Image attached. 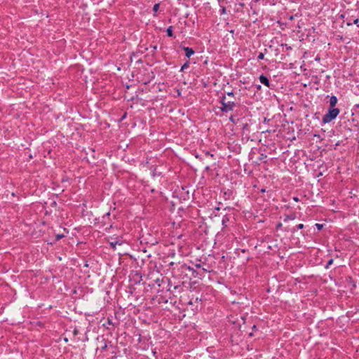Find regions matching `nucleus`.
<instances>
[{
  "label": "nucleus",
  "instance_id": "nucleus-18",
  "mask_svg": "<svg viewBox=\"0 0 359 359\" xmlns=\"http://www.w3.org/2000/svg\"><path fill=\"white\" fill-rule=\"evenodd\" d=\"M226 94L229 97H233L234 96V94H233V93L232 91L231 92H228Z\"/></svg>",
  "mask_w": 359,
  "mask_h": 359
},
{
  "label": "nucleus",
  "instance_id": "nucleus-13",
  "mask_svg": "<svg viewBox=\"0 0 359 359\" xmlns=\"http://www.w3.org/2000/svg\"><path fill=\"white\" fill-rule=\"evenodd\" d=\"M220 102L222 104V106L223 105V103H226L227 102L226 101V97L225 96H222L221 97V100H220Z\"/></svg>",
  "mask_w": 359,
  "mask_h": 359
},
{
  "label": "nucleus",
  "instance_id": "nucleus-4",
  "mask_svg": "<svg viewBox=\"0 0 359 359\" xmlns=\"http://www.w3.org/2000/svg\"><path fill=\"white\" fill-rule=\"evenodd\" d=\"M183 50H184L185 52V55L187 57H190L192 55L194 54V50L191 48H189V47H184L183 48Z\"/></svg>",
  "mask_w": 359,
  "mask_h": 359
},
{
  "label": "nucleus",
  "instance_id": "nucleus-21",
  "mask_svg": "<svg viewBox=\"0 0 359 359\" xmlns=\"http://www.w3.org/2000/svg\"><path fill=\"white\" fill-rule=\"evenodd\" d=\"M222 13H225V8H222Z\"/></svg>",
  "mask_w": 359,
  "mask_h": 359
},
{
  "label": "nucleus",
  "instance_id": "nucleus-22",
  "mask_svg": "<svg viewBox=\"0 0 359 359\" xmlns=\"http://www.w3.org/2000/svg\"><path fill=\"white\" fill-rule=\"evenodd\" d=\"M354 108H359V104H355V105L354 106Z\"/></svg>",
  "mask_w": 359,
  "mask_h": 359
},
{
  "label": "nucleus",
  "instance_id": "nucleus-1",
  "mask_svg": "<svg viewBox=\"0 0 359 359\" xmlns=\"http://www.w3.org/2000/svg\"><path fill=\"white\" fill-rule=\"evenodd\" d=\"M339 114L338 108L330 107L328 111L323 116L322 121L324 123H327L337 118Z\"/></svg>",
  "mask_w": 359,
  "mask_h": 359
},
{
  "label": "nucleus",
  "instance_id": "nucleus-23",
  "mask_svg": "<svg viewBox=\"0 0 359 359\" xmlns=\"http://www.w3.org/2000/svg\"><path fill=\"white\" fill-rule=\"evenodd\" d=\"M294 200L295 201H298V198H297V197H294Z\"/></svg>",
  "mask_w": 359,
  "mask_h": 359
},
{
  "label": "nucleus",
  "instance_id": "nucleus-8",
  "mask_svg": "<svg viewBox=\"0 0 359 359\" xmlns=\"http://www.w3.org/2000/svg\"><path fill=\"white\" fill-rule=\"evenodd\" d=\"M266 157H267V156H266V155H265V154H261V155H260V156H259V159L260 161H262L263 162H266L265 159L266 158Z\"/></svg>",
  "mask_w": 359,
  "mask_h": 359
},
{
  "label": "nucleus",
  "instance_id": "nucleus-6",
  "mask_svg": "<svg viewBox=\"0 0 359 359\" xmlns=\"http://www.w3.org/2000/svg\"><path fill=\"white\" fill-rule=\"evenodd\" d=\"M123 243L121 240H114L109 242V245L111 248L115 249L117 245H121Z\"/></svg>",
  "mask_w": 359,
  "mask_h": 359
},
{
  "label": "nucleus",
  "instance_id": "nucleus-14",
  "mask_svg": "<svg viewBox=\"0 0 359 359\" xmlns=\"http://www.w3.org/2000/svg\"><path fill=\"white\" fill-rule=\"evenodd\" d=\"M189 67V63L184 64L181 67V71H183L184 69L187 68Z\"/></svg>",
  "mask_w": 359,
  "mask_h": 359
},
{
  "label": "nucleus",
  "instance_id": "nucleus-20",
  "mask_svg": "<svg viewBox=\"0 0 359 359\" xmlns=\"http://www.w3.org/2000/svg\"><path fill=\"white\" fill-rule=\"evenodd\" d=\"M358 22H359V20L356 19V20H354V24L357 25L358 26Z\"/></svg>",
  "mask_w": 359,
  "mask_h": 359
},
{
  "label": "nucleus",
  "instance_id": "nucleus-12",
  "mask_svg": "<svg viewBox=\"0 0 359 359\" xmlns=\"http://www.w3.org/2000/svg\"><path fill=\"white\" fill-rule=\"evenodd\" d=\"M258 60H263L264 58V54L262 53H259L257 56Z\"/></svg>",
  "mask_w": 359,
  "mask_h": 359
},
{
  "label": "nucleus",
  "instance_id": "nucleus-10",
  "mask_svg": "<svg viewBox=\"0 0 359 359\" xmlns=\"http://www.w3.org/2000/svg\"><path fill=\"white\" fill-rule=\"evenodd\" d=\"M229 221V218L226 217V216H224L223 218H222V224L224 226H226V223Z\"/></svg>",
  "mask_w": 359,
  "mask_h": 359
},
{
  "label": "nucleus",
  "instance_id": "nucleus-11",
  "mask_svg": "<svg viewBox=\"0 0 359 359\" xmlns=\"http://www.w3.org/2000/svg\"><path fill=\"white\" fill-rule=\"evenodd\" d=\"M332 263H333V259H330L328 261V262L327 263L325 268L328 269L330 267V266L332 264Z\"/></svg>",
  "mask_w": 359,
  "mask_h": 359
},
{
  "label": "nucleus",
  "instance_id": "nucleus-9",
  "mask_svg": "<svg viewBox=\"0 0 359 359\" xmlns=\"http://www.w3.org/2000/svg\"><path fill=\"white\" fill-rule=\"evenodd\" d=\"M159 8V4H154V7H153V11L156 13L158 10Z\"/></svg>",
  "mask_w": 359,
  "mask_h": 359
},
{
  "label": "nucleus",
  "instance_id": "nucleus-19",
  "mask_svg": "<svg viewBox=\"0 0 359 359\" xmlns=\"http://www.w3.org/2000/svg\"><path fill=\"white\" fill-rule=\"evenodd\" d=\"M229 120H230V121H231L232 123H235V120H234V118H233V116H231V117L229 118Z\"/></svg>",
  "mask_w": 359,
  "mask_h": 359
},
{
  "label": "nucleus",
  "instance_id": "nucleus-7",
  "mask_svg": "<svg viewBox=\"0 0 359 359\" xmlns=\"http://www.w3.org/2000/svg\"><path fill=\"white\" fill-rule=\"evenodd\" d=\"M167 35L170 37L173 36L172 27L170 26L166 30Z\"/></svg>",
  "mask_w": 359,
  "mask_h": 359
},
{
  "label": "nucleus",
  "instance_id": "nucleus-15",
  "mask_svg": "<svg viewBox=\"0 0 359 359\" xmlns=\"http://www.w3.org/2000/svg\"><path fill=\"white\" fill-rule=\"evenodd\" d=\"M294 216H287L286 218L284 219L285 222L287 221L288 219H294Z\"/></svg>",
  "mask_w": 359,
  "mask_h": 359
},
{
  "label": "nucleus",
  "instance_id": "nucleus-3",
  "mask_svg": "<svg viewBox=\"0 0 359 359\" xmlns=\"http://www.w3.org/2000/svg\"><path fill=\"white\" fill-rule=\"evenodd\" d=\"M259 81L264 84V86H267V87H270V82H269V80L268 79V78L266 76H265L264 75L262 74L260 75L259 78Z\"/></svg>",
  "mask_w": 359,
  "mask_h": 359
},
{
  "label": "nucleus",
  "instance_id": "nucleus-16",
  "mask_svg": "<svg viewBox=\"0 0 359 359\" xmlns=\"http://www.w3.org/2000/svg\"><path fill=\"white\" fill-rule=\"evenodd\" d=\"M297 228L298 229H302L304 228V224H299L297 226Z\"/></svg>",
  "mask_w": 359,
  "mask_h": 359
},
{
  "label": "nucleus",
  "instance_id": "nucleus-5",
  "mask_svg": "<svg viewBox=\"0 0 359 359\" xmlns=\"http://www.w3.org/2000/svg\"><path fill=\"white\" fill-rule=\"evenodd\" d=\"M337 103V98L336 96L332 95L330 99V107L336 108L335 106Z\"/></svg>",
  "mask_w": 359,
  "mask_h": 359
},
{
  "label": "nucleus",
  "instance_id": "nucleus-17",
  "mask_svg": "<svg viewBox=\"0 0 359 359\" xmlns=\"http://www.w3.org/2000/svg\"><path fill=\"white\" fill-rule=\"evenodd\" d=\"M316 226L318 228V229H321L323 228V224H316Z\"/></svg>",
  "mask_w": 359,
  "mask_h": 359
},
{
  "label": "nucleus",
  "instance_id": "nucleus-2",
  "mask_svg": "<svg viewBox=\"0 0 359 359\" xmlns=\"http://www.w3.org/2000/svg\"><path fill=\"white\" fill-rule=\"evenodd\" d=\"M235 106L236 103L234 102L228 101L226 103H223V105L220 107V109L222 112L227 113L229 111H233Z\"/></svg>",
  "mask_w": 359,
  "mask_h": 359
}]
</instances>
